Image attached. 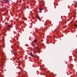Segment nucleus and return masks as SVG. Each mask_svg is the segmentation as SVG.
<instances>
[{"label": "nucleus", "instance_id": "6e6552de", "mask_svg": "<svg viewBox=\"0 0 77 77\" xmlns=\"http://www.w3.org/2000/svg\"><path fill=\"white\" fill-rule=\"evenodd\" d=\"M30 54H31V55H32V56H33V54H32V52H31Z\"/></svg>", "mask_w": 77, "mask_h": 77}, {"label": "nucleus", "instance_id": "f03ea898", "mask_svg": "<svg viewBox=\"0 0 77 77\" xmlns=\"http://www.w3.org/2000/svg\"><path fill=\"white\" fill-rule=\"evenodd\" d=\"M35 50H37V51H38V48H37V47H35Z\"/></svg>", "mask_w": 77, "mask_h": 77}, {"label": "nucleus", "instance_id": "9b49d317", "mask_svg": "<svg viewBox=\"0 0 77 77\" xmlns=\"http://www.w3.org/2000/svg\"><path fill=\"white\" fill-rule=\"evenodd\" d=\"M38 53H39V52Z\"/></svg>", "mask_w": 77, "mask_h": 77}, {"label": "nucleus", "instance_id": "7ed1b4c3", "mask_svg": "<svg viewBox=\"0 0 77 77\" xmlns=\"http://www.w3.org/2000/svg\"><path fill=\"white\" fill-rule=\"evenodd\" d=\"M34 42L35 43H36V42H37V40L35 39L34 40Z\"/></svg>", "mask_w": 77, "mask_h": 77}, {"label": "nucleus", "instance_id": "423d86ee", "mask_svg": "<svg viewBox=\"0 0 77 77\" xmlns=\"http://www.w3.org/2000/svg\"><path fill=\"white\" fill-rule=\"evenodd\" d=\"M6 2H9V0H5Z\"/></svg>", "mask_w": 77, "mask_h": 77}, {"label": "nucleus", "instance_id": "f257e3e1", "mask_svg": "<svg viewBox=\"0 0 77 77\" xmlns=\"http://www.w3.org/2000/svg\"><path fill=\"white\" fill-rule=\"evenodd\" d=\"M43 8H40L39 9V11L40 12H41L43 10Z\"/></svg>", "mask_w": 77, "mask_h": 77}, {"label": "nucleus", "instance_id": "1a4fd4ad", "mask_svg": "<svg viewBox=\"0 0 77 77\" xmlns=\"http://www.w3.org/2000/svg\"><path fill=\"white\" fill-rule=\"evenodd\" d=\"M13 54H14V55H15V53L14 52H13Z\"/></svg>", "mask_w": 77, "mask_h": 77}, {"label": "nucleus", "instance_id": "20e7f679", "mask_svg": "<svg viewBox=\"0 0 77 77\" xmlns=\"http://www.w3.org/2000/svg\"><path fill=\"white\" fill-rule=\"evenodd\" d=\"M37 18L38 19V20H40V18L39 16H37Z\"/></svg>", "mask_w": 77, "mask_h": 77}, {"label": "nucleus", "instance_id": "39448f33", "mask_svg": "<svg viewBox=\"0 0 77 77\" xmlns=\"http://www.w3.org/2000/svg\"><path fill=\"white\" fill-rule=\"evenodd\" d=\"M8 26L9 28H10V27H11V25L9 24V25H8Z\"/></svg>", "mask_w": 77, "mask_h": 77}, {"label": "nucleus", "instance_id": "9d476101", "mask_svg": "<svg viewBox=\"0 0 77 77\" xmlns=\"http://www.w3.org/2000/svg\"><path fill=\"white\" fill-rule=\"evenodd\" d=\"M2 3H3V2H1Z\"/></svg>", "mask_w": 77, "mask_h": 77}, {"label": "nucleus", "instance_id": "0eeeda50", "mask_svg": "<svg viewBox=\"0 0 77 77\" xmlns=\"http://www.w3.org/2000/svg\"><path fill=\"white\" fill-rule=\"evenodd\" d=\"M74 26L75 27H77V24H74Z\"/></svg>", "mask_w": 77, "mask_h": 77}]
</instances>
